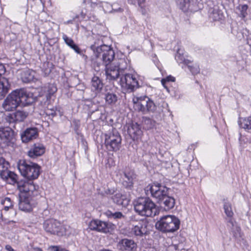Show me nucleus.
<instances>
[{"instance_id":"nucleus-5","label":"nucleus","mask_w":251,"mask_h":251,"mask_svg":"<svg viewBox=\"0 0 251 251\" xmlns=\"http://www.w3.org/2000/svg\"><path fill=\"white\" fill-rule=\"evenodd\" d=\"M90 48L93 50L96 57L102 60V64L105 67L111 64L115 57V52L110 46L105 45H97L95 42L91 45Z\"/></svg>"},{"instance_id":"nucleus-13","label":"nucleus","mask_w":251,"mask_h":251,"mask_svg":"<svg viewBox=\"0 0 251 251\" xmlns=\"http://www.w3.org/2000/svg\"><path fill=\"white\" fill-rule=\"evenodd\" d=\"M39 136V130L36 127H30L26 128L21 133V138L23 143H28Z\"/></svg>"},{"instance_id":"nucleus-61","label":"nucleus","mask_w":251,"mask_h":251,"mask_svg":"<svg viewBox=\"0 0 251 251\" xmlns=\"http://www.w3.org/2000/svg\"><path fill=\"white\" fill-rule=\"evenodd\" d=\"M67 23H68V24H69V23H72V21L71 20H70V21H68L67 22Z\"/></svg>"},{"instance_id":"nucleus-27","label":"nucleus","mask_w":251,"mask_h":251,"mask_svg":"<svg viewBox=\"0 0 251 251\" xmlns=\"http://www.w3.org/2000/svg\"><path fill=\"white\" fill-rule=\"evenodd\" d=\"M14 117L13 113L4 114L1 117V121H0V124L3 123L6 126H11L15 127V124L17 122Z\"/></svg>"},{"instance_id":"nucleus-24","label":"nucleus","mask_w":251,"mask_h":251,"mask_svg":"<svg viewBox=\"0 0 251 251\" xmlns=\"http://www.w3.org/2000/svg\"><path fill=\"white\" fill-rule=\"evenodd\" d=\"M1 177L12 184H16L17 185L18 182L20 181V180H18V176L14 172H11L8 170L2 173Z\"/></svg>"},{"instance_id":"nucleus-54","label":"nucleus","mask_w":251,"mask_h":251,"mask_svg":"<svg viewBox=\"0 0 251 251\" xmlns=\"http://www.w3.org/2000/svg\"><path fill=\"white\" fill-rule=\"evenodd\" d=\"M4 205V209L5 211L8 210L10 208H11L13 207V204H10L9 205Z\"/></svg>"},{"instance_id":"nucleus-58","label":"nucleus","mask_w":251,"mask_h":251,"mask_svg":"<svg viewBox=\"0 0 251 251\" xmlns=\"http://www.w3.org/2000/svg\"><path fill=\"white\" fill-rule=\"evenodd\" d=\"M112 10L115 11V12H117V11H122V9L121 8H119L118 9H114L113 8H112Z\"/></svg>"},{"instance_id":"nucleus-48","label":"nucleus","mask_w":251,"mask_h":251,"mask_svg":"<svg viewBox=\"0 0 251 251\" xmlns=\"http://www.w3.org/2000/svg\"><path fill=\"white\" fill-rule=\"evenodd\" d=\"M1 203L5 205H9L13 204L11 199L9 198H5L3 201H1Z\"/></svg>"},{"instance_id":"nucleus-62","label":"nucleus","mask_w":251,"mask_h":251,"mask_svg":"<svg viewBox=\"0 0 251 251\" xmlns=\"http://www.w3.org/2000/svg\"><path fill=\"white\" fill-rule=\"evenodd\" d=\"M2 217V214L0 213V217Z\"/></svg>"},{"instance_id":"nucleus-14","label":"nucleus","mask_w":251,"mask_h":251,"mask_svg":"<svg viewBox=\"0 0 251 251\" xmlns=\"http://www.w3.org/2000/svg\"><path fill=\"white\" fill-rule=\"evenodd\" d=\"M117 247L122 251H136L137 245L132 239L124 238L119 241Z\"/></svg>"},{"instance_id":"nucleus-22","label":"nucleus","mask_w":251,"mask_h":251,"mask_svg":"<svg viewBox=\"0 0 251 251\" xmlns=\"http://www.w3.org/2000/svg\"><path fill=\"white\" fill-rule=\"evenodd\" d=\"M239 125L241 127L247 130L248 134L246 135V142H251V116L245 118L243 122L239 121Z\"/></svg>"},{"instance_id":"nucleus-44","label":"nucleus","mask_w":251,"mask_h":251,"mask_svg":"<svg viewBox=\"0 0 251 251\" xmlns=\"http://www.w3.org/2000/svg\"><path fill=\"white\" fill-rule=\"evenodd\" d=\"M50 107H51V105H49L47 106L46 107V109L45 110V113L48 116H51L52 117L57 115V112H59V110H57V109L56 107H52L51 108H50Z\"/></svg>"},{"instance_id":"nucleus-52","label":"nucleus","mask_w":251,"mask_h":251,"mask_svg":"<svg viewBox=\"0 0 251 251\" xmlns=\"http://www.w3.org/2000/svg\"><path fill=\"white\" fill-rule=\"evenodd\" d=\"M5 249L8 251H15L13 250V249L10 245H6L5 246Z\"/></svg>"},{"instance_id":"nucleus-64","label":"nucleus","mask_w":251,"mask_h":251,"mask_svg":"<svg viewBox=\"0 0 251 251\" xmlns=\"http://www.w3.org/2000/svg\"><path fill=\"white\" fill-rule=\"evenodd\" d=\"M78 17H79V16H76V18H78Z\"/></svg>"},{"instance_id":"nucleus-41","label":"nucleus","mask_w":251,"mask_h":251,"mask_svg":"<svg viewBox=\"0 0 251 251\" xmlns=\"http://www.w3.org/2000/svg\"><path fill=\"white\" fill-rule=\"evenodd\" d=\"M106 216L109 218L113 219H121L122 218H124V215L121 212H116L114 213L108 210L105 212Z\"/></svg>"},{"instance_id":"nucleus-15","label":"nucleus","mask_w":251,"mask_h":251,"mask_svg":"<svg viewBox=\"0 0 251 251\" xmlns=\"http://www.w3.org/2000/svg\"><path fill=\"white\" fill-rule=\"evenodd\" d=\"M148 223L144 220L140 221L136 225L133 226L131 232L136 236L142 237L148 234Z\"/></svg>"},{"instance_id":"nucleus-32","label":"nucleus","mask_w":251,"mask_h":251,"mask_svg":"<svg viewBox=\"0 0 251 251\" xmlns=\"http://www.w3.org/2000/svg\"><path fill=\"white\" fill-rule=\"evenodd\" d=\"M57 88L54 83H49L45 87V94L51 98L52 96L57 92Z\"/></svg>"},{"instance_id":"nucleus-47","label":"nucleus","mask_w":251,"mask_h":251,"mask_svg":"<svg viewBox=\"0 0 251 251\" xmlns=\"http://www.w3.org/2000/svg\"><path fill=\"white\" fill-rule=\"evenodd\" d=\"M227 226H229L230 229H231L232 227H235V226H237L236 224V223L232 220L231 218H230L227 221Z\"/></svg>"},{"instance_id":"nucleus-39","label":"nucleus","mask_w":251,"mask_h":251,"mask_svg":"<svg viewBox=\"0 0 251 251\" xmlns=\"http://www.w3.org/2000/svg\"><path fill=\"white\" fill-rule=\"evenodd\" d=\"M230 232L235 240L240 241V239L242 238L241 229L238 226L232 227L231 229H230Z\"/></svg>"},{"instance_id":"nucleus-59","label":"nucleus","mask_w":251,"mask_h":251,"mask_svg":"<svg viewBox=\"0 0 251 251\" xmlns=\"http://www.w3.org/2000/svg\"><path fill=\"white\" fill-rule=\"evenodd\" d=\"M34 250L35 251H42V250L40 248L35 249Z\"/></svg>"},{"instance_id":"nucleus-3","label":"nucleus","mask_w":251,"mask_h":251,"mask_svg":"<svg viewBox=\"0 0 251 251\" xmlns=\"http://www.w3.org/2000/svg\"><path fill=\"white\" fill-rule=\"evenodd\" d=\"M180 221L173 215L164 216L158 220L155 227L157 230L162 233H172L179 228Z\"/></svg>"},{"instance_id":"nucleus-38","label":"nucleus","mask_w":251,"mask_h":251,"mask_svg":"<svg viewBox=\"0 0 251 251\" xmlns=\"http://www.w3.org/2000/svg\"><path fill=\"white\" fill-rule=\"evenodd\" d=\"M224 209L225 213L228 217L231 218L233 215V212L231 208V204L227 201V200L224 199Z\"/></svg>"},{"instance_id":"nucleus-18","label":"nucleus","mask_w":251,"mask_h":251,"mask_svg":"<svg viewBox=\"0 0 251 251\" xmlns=\"http://www.w3.org/2000/svg\"><path fill=\"white\" fill-rule=\"evenodd\" d=\"M45 151V148L43 145L40 143H35L28 151V155L31 158H35L43 154Z\"/></svg>"},{"instance_id":"nucleus-28","label":"nucleus","mask_w":251,"mask_h":251,"mask_svg":"<svg viewBox=\"0 0 251 251\" xmlns=\"http://www.w3.org/2000/svg\"><path fill=\"white\" fill-rule=\"evenodd\" d=\"M236 9L238 16L244 20L249 12V5L247 4L240 3L236 7Z\"/></svg>"},{"instance_id":"nucleus-34","label":"nucleus","mask_w":251,"mask_h":251,"mask_svg":"<svg viewBox=\"0 0 251 251\" xmlns=\"http://www.w3.org/2000/svg\"><path fill=\"white\" fill-rule=\"evenodd\" d=\"M105 100L107 104L113 105L115 104L117 101L118 96L113 93L108 92L105 95Z\"/></svg>"},{"instance_id":"nucleus-33","label":"nucleus","mask_w":251,"mask_h":251,"mask_svg":"<svg viewBox=\"0 0 251 251\" xmlns=\"http://www.w3.org/2000/svg\"><path fill=\"white\" fill-rule=\"evenodd\" d=\"M13 113L16 122L24 121L28 115V112L24 110H17Z\"/></svg>"},{"instance_id":"nucleus-4","label":"nucleus","mask_w":251,"mask_h":251,"mask_svg":"<svg viewBox=\"0 0 251 251\" xmlns=\"http://www.w3.org/2000/svg\"><path fill=\"white\" fill-rule=\"evenodd\" d=\"M18 167L21 175L27 179H37L40 174V166L26 160H20Z\"/></svg>"},{"instance_id":"nucleus-37","label":"nucleus","mask_w":251,"mask_h":251,"mask_svg":"<svg viewBox=\"0 0 251 251\" xmlns=\"http://www.w3.org/2000/svg\"><path fill=\"white\" fill-rule=\"evenodd\" d=\"M142 123L144 128L146 129H150L152 128L154 126L155 122L150 118L143 117Z\"/></svg>"},{"instance_id":"nucleus-30","label":"nucleus","mask_w":251,"mask_h":251,"mask_svg":"<svg viewBox=\"0 0 251 251\" xmlns=\"http://www.w3.org/2000/svg\"><path fill=\"white\" fill-rule=\"evenodd\" d=\"M65 43L69 46L71 48L73 49L77 53L81 54H82V50L79 48L75 43L73 40L68 37L66 35L64 34L62 37Z\"/></svg>"},{"instance_id":"nucleus-36","label":"nucleus","mask_w":251,"mask_h":251,"mask_svg":"<svg viewBox=\"0 0 251 251\" xmlns=\"http://www.w3.org/2000/svg\"><path fill=\"white\" fill-rule=\"evenodd\" d=\"M183 63L185 65H186L188 67V69L192 73V74L195 75L199 73V67L197 65H190L191 63L190 60L188 59H184V60L183 61Z\"/></svg>"},{"instance_id":"nucleus-26","label":"nucleus","mask_w":251,"mask_h":251,"mask_svg":"<svg viewBox=\"0 0 251 251\" xmlns=\"http://www.w3.org/2000/svg\"><path fill=\"white\" fill-rule=\"evenodd\" d=\"M29 179L20 180L17 183V188L19 191V194H23L29 197Z\"/></svg>"},{"instance_id":"nucleus-35","label":"nucleus","mask_w":251,"mask_h":251,"mask_svg":"<svg viewBox=\"0 0 251 251\" xmlns=\"http://www.w3.org/2000/svg\"><path fill=\"white\" fill-rule=\"evenodd\" d=\"M50 98L47 97L46 95L39 96L37 98L36 101L39 102V104L43 107L45 108L47 106L50 105Z\"/></svg>"},{"instance_id":"nucleus-19","label":"nucleus","mask_w":251,"mask_h":251,"mask_svg":"<svg viewBox=\"0 0 251 251\" xmlns=\"http://www.w3.org/2000/svg\"><path fill=\"white\" fill-rule=\"evenodd\" d=\"M19 209L24 211H29L31 209V206L29 202V198L25 194H19Z\"/></svg>"},{"instance_id":"nucleus-29","label":"nucleus","mask_w":251,"mask_h":251,"mask_svg":"<svg viewBox=\"0 0 251 251\" xmlns=\"http://www.w3.org/2000/svg\"><path fill=\"white\" fill-rule=\"evenodd\" d=\"M123 186L126 189H131L133 187V178L130 173H124Z\"/></svg>"},{"instance_id":"nucleus-17","label":"nucleus","mask_w":251,"mask_h":251,"mask_svg":"<svg viewBox=\"0 0 251 251\" xmlns=\"http://www.w3.org/2000/svg\"><path fill=\"white\" fill-rule=\"evenodd\" d=\"M176 201L173 197L167 194L157 202L161 207L165 211H168L173 209L175 205Z\"/></svg>"},{"instance_id":"nucleus-53","label":"nucleus","mask_w":251,"mask_h":251,"mask_svg":"<svg viewBox=\"0 0 251 251\" xmlns=\"http://www.w3.org/2000/svg\"><path fill=\"white\" fill-rule=\"evenodd\" d=\"M78 128H79V126L77 124H76L74 127V129H75V133L77 134H79Z\"/></svg>"},{"instance_id":"nucleus-60","label":"nucleus","mask_w":251,"mask_h":251,"mask_svg":"<svg viewBox=\"0 0 251 251\" xmlns=\"http://www.w3.org/2000/svg\"><path fill=\"white\" fill-rule=\"evenodd\" d=\"M60 251H69L67 250H66L65 249H63V248H61Z\"/></svg>"},{"instance_id":"nucleus-20","label":"nucleus","mask_w":251,"mask_h":251,"mask_svg":"<svg viewBox=\"0 0 251 251\" xmlns=\"http://www.w3.org/2000/svg\"><path fill=\"white\" fill-rule=\"evenodd\" d=\"M91 90L96 94L101 92L103 87V83L102 80L97 76H94L91 81Z\"/></svg>"},{"instance_id":"nucleus-31","label":"nucleus","mask_w":251,"mask_h":251,"mask_svg":"<svg viewBox=\"0 0 251 251\" xmlns=\"http://www.w3.org/2000/svg\"><path fill=\"white\" fill-rule=\"evenodd\" d=\"M34 72L29 69L23 71L21 74V79L25 83H29L32 81L34 77Z\"/></svg>"},{"instance_id":"nucleus-55","label":"nucleus","mask_w":251,"mask_h":251,"mask_svg":"<svg viewBox=\"0 0 251 251\" xmlns=\"http://www.w3.org/2000/svg\"><path fill=\"white\" fill-rule=\"evenodd\" d=\"M50 213V211L48 209H45L43 212V214L47 216Z\"/></svg>"},{"instance_id":"nucleus-63","label":"nucleus","mask_w":251,"mask_h":251,"mask_svg":"<svg viewBox=\"0 0 251 251\" xmlns=\"http://www.w3.org/2000/svg\"><path fill=\"white\" fill-rule=\"evenodd\" d=\"M86 2V0H83V2Z\"/></svg>"},{"instance_id":"nucleus-42","label":"nucleus","mask_w":251,"mask_h":251,"mask_svg":"<svg viewBox=\"0 0 251 251\" xmlns=\"http://www.w3.org/2000/svg\"><path fill=\"white\" fill-rule=\"evenodd\" d=\"M9 166V164L7 161H6L5 159L2 157H0V176L2 173L8 170Z\"/></svg>"},{"instance_id":"nucleus-23","label":"nucleus","mask_w":251,"mask_h":251,"mask_svg":"<svg viewBox=\"0 0 251 251\" xmlns=\"http://www.w3.org/2000/svg\"><path fill=\"white\" fill-rule=\"evenodd\" d=\"M10 84L7 78L0 77V100L2 99L8 93Z\"/></svg>"},{"instance_id":"nucleus-45","label":"nucleus","mask_w":251,"mask_h":251,"mask_svg":"<svg viewBox=\"0 0 251 251\" xmlns=\"http://www.w3.org/2000/svg\"><path fill=\"white\" fill-rule=\"evenodd\" d=\"M176 2L179 8L185 11L189 6L190 0H176Z\"/></svg>"},{"instance_id":"nucleus-12","label":"nucleus","mask_w":251,"mask_h":251,"mask_svg":"<svg viewBox=\"0 0 251 251\" xmlns=\"http://www.w3.org/2000/svg\"><path fill=\"white\" fill-rule=\"evenodd\" d=\"M0 139L7 146H11L15 142L14 131L8 126L0 127Z\"/></svg>"},{"instance_id":"nucleus-6","label":"nucleus","mask_w":251,"mask_h":251,"mask_svg":"<svg viewBox=\"0 0 251 251\" xmlns=\"http://www.w3.org/2000/svg\"><path fill=\"white\" fill-rule=\"evenodd\" d=\"M169 188L161 183L154 181L149 184L145 188L147 195L151 194L157 203L167 194H169Z\"/></svg>"},{"instance_id":"nucleus-49","label":"nucleus","mask_w":251,"mask_h":251,"mask_svg":"<svg viewBox=\"0 0 251 251\" xmlns=\"http://www.w3.org/2000/svg\"><path fill=\"white\" fill-rule=\"evenodd\" d=\"M145 0H128L132 4H135L136 3H138L139 6L145 1Z\"/></svg>"},{"instance_id":"nucleus-7","label":"nucleus","mask_w":251,"mask_h":251,"mask_svg":"<svg viewBox=\"0 0 251 251\" xmlns=\"http://www.w3.org/2000/svg\"><path fill=\"white\" fill-rule=\"evenodd\" d=\"M122 138L116 129L105 135V145L109 151H117L121 146Z\"/></svg>"},{"instance_id":"nucleus-56","label":"nucleus","mask_w":251,"mask_h":251,"mask_svg":"<svg viewBox=\"0 0 251 251\" xmlns=\"http://www.w3.org/2000/svg\"><path fill=\"white\" fill-rule=\"evenodd\" d=\"M80 17L81 18L83 19L85 18V16H86V13H84L83 11H81V13H80Z\"/></svg>"},{"instance_id":"nucleus-50","label":"nucleus","mask_w":251,"mask_h":251,"mask_svg":"<svg viewBox=\"0 0 251 251\" xmlns=\"http://www.w3.org/2000/svg\"><path fill=\"white\" fill-rule=\"evenodd\" d=\"M5 72V69L4 65L2 64H0V76L4 74Z\"/></svg>"},{"instance_id":"nucleus-25","label":"nucleus","mask_w":251,"mask_h":251,"mask_svg":"<svg viewBox=\"0 0 251 251\" xmlns=\"http://www.w3.org/2000/svg\"><path fill=\"white\" fill-rule=\"evenodd\" d=\"M106 68L105 74L107 76V78L110 80H116L119 77H121L124 74H122L116 68H112L110 67L109 68Z\"/></svg>"},{"instance_id":"nucleus-8","label":"nucleus","mask_w":251,"mask_h":251,"mask_svg":"<svg viewBox=\"0 0 251 251\" xmlns=\"http://www.w3.org/2000/svg\"><path fill=\"white\" fill-rule=\"evenodd\" d=\"M120 82L122 88L127 93L133 92L140 87L136 77L130 74H124L121 77Z\"/></svg>"},{"instance_id":"nucleus-11","label":"nucleus","mask_w":251,"mask_h":251,"mask_svg":"<svg viewBox=\"0 0 251 251\" xmlns=\"http://www.w3.org/2000/svg\"><path fill=\"white\" fill-rule=\"evenodd\" d=\"M89 227L92 230L107 233H111L116 228V226L110 222L93 220L90 222Z\"/></svg>"},{"instance_id":"nucleus-43","label":"nucleus","mask_w":251,"mask_h":251,"mask_svg":"<svg viewBox=\"0 0 251 251\" xmlns=\"http://www.w3.org/2000/svg\"><path fill=\"white\" fill-rule=\"evenodd\" d=\"M33 179H29V196L30 195L33 196L37 195V190L39 188L38 185H35L33 181Z\"/></svg>"},{"instance_id":"nucleus-2","label":"nucleus","mask_w":251,"mask_h":251,"mask_svg":"<svg viewBox=\"0 0 251 251\" xmlns=\"http://www.w3.org/2000/svg\"><path fill=\"white\" fill-rule=\"evenodd\" d=\"M133 203L135 212L141 216L153 217L156 215V205L149 197H139Z\"/></svg>"},{"instance_id":"nucleus-40","label":"nucleus","mask_w":251,"mask_h":251,"mask_svg":"<svg viewBox=\"0 0 251 251\" xmlns=\"http://www.w3.org/2000/svg\"><path fill=\"white\" fill-rule=\"evenodd\" d=\"M115 67L122 74H124V71L127 68V63L125 59H120L119 60L117 66Z\"/></svg>"},{"instance_id":"nucleus-51","label":"nucleus","mask_w":251,"mask_h":251,"mask_svg":"<svg viewBox=\"0 0 251 251\" xmlns=\"http://www.w3.org/2000/svg\"><path fill=\"white\" fill-rule=\"evenodd\" d=\"M50 248L51 251H60L61 248H60L59 246H51Z\"/></svg>"},{"instance_id":"nucleus-46","label":"nucleus","mask_w":251,"mask_h":251,"mask_svg":"<svg viewBox=\"0 0 251 251\" xmlns=\"http://www.w3.org/2000/svg\"><path fill=\"white\" fill-rule=\"evenodd\" d=\"M175 80V77L172 75H169L167 76L166 78L162 79L161 83L162 85L164 86V87L166 88L168 91H169V89L167 85V83L169 82H174Z\"/></svg>"},{"instance_id":"nucleus-57","label":"nucleus","mask_w":251,"mask_h":251,"mask_svg":"<svg viewBox=\"0 0 251 251\" xmlns=\"http://www.w3.org/2000/svg\"><path fill=\"white\" fill-rule=\"evenodd\" d=\"M239 141H240V144L242 145V142H244V143L245 142V141L244 139H243L241 136H240V138H239Z\"/></svg>"},{"instance_id":"nucleus-16","label":"nucleus","mask_w":251,"mask_h":251,"mask_svg":"<svg viewBox=\"0 0 251 251\" xmlns=\"http://www.w3.org/2000/svg\"><path fill=\"white\" fill-rule=\"evenodd\" d=\"M127 132L133 141H138L141 139L143 134L141 126L137 123H132L127 129Z\"/></svg>"},{"instance_id":"nucleus-21","label":"nucleus","mask_w":251,"mask_h":251,"mask_svg":"<svg viewBox=\"0 0 251 251\" xmlns=\"http://www.w3.org/2000/svg\"><path fill=\"white\" fill-rule=\"evenodd\" d=\"M209 17L213 21H219L224 18L223 13L218 6L210 8L208 11Z\"/></svg>"},{"instance_id":"nucleus-10","label":"nucleus","mask_w":251,"mask_h":251,"mask_svg":"<svg viewBox=\"0 0 251 251\" xmlns=\"http://www.w3.org/2000/svg\"><path fill=\"white\" fill-rule=\"evenodd\" d=\"M45 231L51 234L62 236L65 233V228L61 223L53 219H48L43 224Z\"/></svg>"},{"instance_id":"nucleus-1","label":"nucleus","mask_w":251,"mask_h":251,"mask_svg":"<svg viewBox=\"0 0 251 251\" xmlns=\"http://www.w3.org/2000/svg\"><path fill=\"white\" fill-rule=\"evenodd\" d=\"M36 99L32 93L28 92L24 88L13 91L3 102L2 106L7 111L15 110L19 105H31L35 102Z\"/></svg>"},{"instance_id":"nucleus-9","label":"nucleus","mask_w":251,"mask_h":251,"mask_svg":"<svg viewBox=\"0 0 251 251\" xmlns=\"http://www.w3.org/2000/svg\"><path fill=\"white\" fill-rule=\"evenodd\" d=\"M137 100H133L136 108L138 111L144 114L148 112H154L156 110V105L153 101L149 97H140L136 98Z\"/></svg>"}]
</instances>
